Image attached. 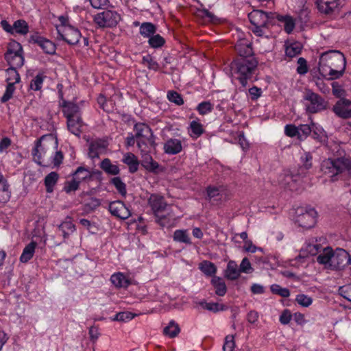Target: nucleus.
Instances as JSON below:
<instances>
[{
	"instance_id": "nucleus-10",
	"label": "nucleus",
	"mask_w": 351,
	"mask_h": 351,
	"mask_svg": "<svg viewBox=\"0 0 351 351\" xmlns=\"http://www.w3.org/2000/svg\"><path fill=\"white\" fill-rule=\"evenodd\" d=\"M29 42L37 44L45 53L53 55L56 53V47L55 44L51 40L41 36L37 32L30 36Z\"/></svg>"
},
{
	"instance_id": "nucleus-37",
	"label": "nucleus",
	"mask_w": 351,
	"mask_h": 351,
	"mask_svg": "<svg viewBox=\"0 0 351 351\" xmlns=\"http://www.w3.org/2000/svg\"><path fill=\"white\" fill-rule=\"evenodd\" d=\"M59 176L56 172H51L45 178V185L47 193H51L53 191V186L56 184Z\"/></svg>"
},
{
	"instance_id": "nucleus-15",
	"label": "nucleus",
	"mask_w": 351,
	"mask_h": 351,
	"mask_svg": "<svg viewBox=\"0 0 351 351\" xmlns=\"http://www.w3.org/2000/svg\"><path fill=\"white\" fill-rule=\"evenodd\" d=\"M107 141L97 138L90 142L88 145V157L93 159L99 158V154L108 147Z\"/></svg>"
},
{
	"instance_id": "nucleus-44",
	"label": "nucleus",
	"mask_w": 351,
	"mask_h": 351,
	"mask_svg": "<svg viewBox=\"0 0 351 351\" xmlns=\"http://www.w3.org/2000/svg\"><path fill=\"white\" fill-rule=\"evenodd\" d=\"M14 32L21 35H25L29 32V26L25 20L19 19L13 24Z\"/></svg>"
},
{
	"instance_id": "nucleus-45",
	"label": "nucleus",
	"mask_w": 351,
	"mask_h": 351,
	"mask_svg": "<svg viewBox=\"0 0 351 351\" xmlns=\"http://www.w3.org/2000/svg\"><path fill=\"white\" fill-rule=\"evenodd\" d=\"M110 182L114 186L119 193L125 197L127 194L126 184L121 180L120 177L112 178Z\"/></svg>"
},
{
	"instance_id": "nucleus-31",
	"label": "nucleus",
	"mask_w": 351,
	"mask_h": 351,
	"mask_svg": "<svg viewBox=\"0 0 351 351\" xmlns=\"http://www.w3.org/2000/svg\"><path fill=\"white\" fill-rule=\"evenodd\" d=\"M276 19L279 22L284 24V29L287 34H291L295 25V21L293 17L289 15H276Z\"/></svg>"
},
{
	"instance_id": "nucleus-28",
	"label": "nucleus",
	"mask_w": 351,
	"mask_h": 351,
	"mask_svg": "<svg viewBox=\"0 0 351 351\" xmlns=\"http://www.w3.org/2000/svg\"><path fill=\"white\" fill-rule=\"evenodd\" d=\"M4 57L10 67L21 68L24 64L23 53L4 55Z\"/></svg>"
},
{
	"instance_id": "nucleus-9",
	"label": "nucleus",
	"mask_w": 351,
	"mask_h": 351,
	"mask_svg": "<svg viewBox=\"0 0 351 351\" xmlns=\"http://www.w3.org/2000/svg\"><path fill=\"white\" fill-rule=\"evenodd\" d=\"M348 253L343 249L337 248L332 250L330 269L341 270L348 265Z\"/></svg>"
},
{
	"instance_id": "nucleus-3",
	"label": "nucleus",
	"mask_w": 351,
	"mask_h": 351,
	"mask_svg": "<svg viewBox=\"0 0 351 351\" xmlns=\"http://www.w3.org/2000/svg\"><path fill=\"white\" fill-rule=\"evenodd\" d=\"M320 169L323 173L329 175L332 181H335L337 175L351 170V160L344 157L328 158L322 161Z\"/></svg>"
},
{
	"instance_id": "nucleus-17",
	"label": "nucleus",
	"mask_w": 351,
	"mask_h": 351,
	"mask_svg": "<svg viewBox=\"0 0 351 351\" xmlns=\"http://www.w3.org/2000/svg\"><path fill=\"white\" fill-rule=\"evenodd\" d=\"M152 152H141V165L148 171L156 173L159 168V165L154 161L149 154Z\"/></svg>"
},
{
	"instance_id": "nucleus-56",
	"label": "nucleus",
	"mask_w": 351,
	"mask_h": 351,
	"mask_svg": "<svg viewBox=\"0 0 351 351\" xmlns=\"http://www.w3.org/2000/svg\"><path fill=\"white\" fill-rule=\"evenodd\" d=\"M313 81L315 83V85L318 88V89L324 94L327 95L330 93V87L324 82L322 79L319 77H313Z\"/></svg>"
},
{
	"instance_id": "nucleus-5",
	"label": "nucleus",
	"mask_w": 351,
	"mask_h": 351,
	"mask_svg": "<svg viewBox=\"0 0 351 351\" xmlns=\"http://www.w3.org/2000/svg\"><path fill=\"white\" fill-rule=\"evenodd\" d=\"M304 99L309 102L306 106V111L309 113H317L327 108L328 102L320 95L310 89L306 90Z\"/></svg>"
},
{
	"instance_id": "nucleus-58",
	"label": "nucleus",
	"mask_w": 351,
	"mask_h": 351,
	"mask_svg": "<svg viewBox=\"0 0 351 351\" xmlns=\"http://www.w3.org/2000/svg\"><path fill=\"white\" fill-rule=\"evenodd\" d=\"M44 77L43 75L38 74L30 83V88L34 90H39L43 83Z\"/></svg>"
},
{
	"instance_id": "nucleus-21",
	"label": "nucleus",
	"mask_w": 351,
	"mask_h": 351,
	"mask_svg": "<svg viewBox=\"0 0 351 351\" xmlns=\"http://www.w3.org/2000/svg\"><path fill=\"white\" fill-rule=\"evenodd\" d=\"M137 146L141 152H152L156 150V143L155 142V136L152 134L151 137L148 140L144 138L136 139Z\"/></svg>"
},
{
	"instance_id": "nucleus-29",
	"label": "nucleus",
	"mask_w": 351,
	"mask_h": 351,
	"mask_svg": "<svg viewBox=\"0 0 351 351\" xmlns=\"http://www.w3.org/2000/svg\"><path fill=\"white\" fill-rule=\"evenodd\" d=\"M240 273V269H238L236 262L230 261L227 265L225 276L229 280H234L239 277Z\"/></svg>"
},
{
	"instance_id": "nucleus-54",
	"label": "nucleus",
	"mask_w": 351,
	"mask_h": 351,
	"mask_svg": "<svg viewBox=\"0 0 351 351\" xmlns=\"http://www.w3.org/2000/svg\"><path fill=\"white\" fill-rule=\"evenodd\" d=\"M142 62L143 64H145L149 69H152L154 71H157L159 68L158 64L149 54L143 57Z\"/></svg>"
},
{
	"instance_id": "nucleus-13",
	"label": "nucleus",
	"mask_w": 351,
	"mask_h": 351,
	"mask_svg": "<svg viewBox=\"0 0 351 351\" xmlns=\"http://www.w3.org/2000/svg\"><path fill=\"white\" fill-rule=\"evenodd\" d=\"M109 211L112 215L121 219H126L131 215L129 208L120 200L111 202L109 204Z\"/></svg>"
},
{
	"instance_id": "nucleus-26",
	"label": "nucleus",
	"mask_w": 351,
	"mask_h": 351,
	"mask_svg": "<svg viewBox=\"0 0 351 351\" xmlns=\"http://www.w3.org/2000/svg\"><path fill=\"white\" fill-rule=\"evenodd\" d=\"M311 134L312 138L320 144H324L327 141L328 136L326 132L322 127L316 123H313L312 132Z\"/></svg>"
},
{
	"instance_id": "nucleus-1",
	"label": "nucleus",
	"mask_w": 351,
	"mask_h": 351,
	"mask_svg": "<svg viewBox=\"0 0 351 351\" xmlns=\"http://www.w3.org/2000/svg\"><path fill=\"white\" fill-rule=\"evenodd\" d=\"M346 66L344 55L337 50H329L321 53L319 60V73L328 80L343 76Z\"/></svg>"
},
{
	"instance_id": "nucleus-35",
	"label": "nucleus",
	"mask_w": 351,
	"mask_h": 351,
	"mask_svg": "<svg viewBox=\"0 0 351 351\" xmlns=\"http://www.w3.org/2000/svg\"><path fill=\"white\" fill-rule=\"evenodd\" d=\"M36 246V243L34 241L30 242L25 246L20 257V261L22 263H27L33 257Z\"/></svg>"
},
{
	"instance_id": "nucleus-38",
	"label": "nucleus",
	"mask_w": 351,
	"mask_h": 351,
	"mask_svg": "<svg viewBox=\"0 0 351 351\" xmlns=\"http://www.w3.org/2000/svg\"><path fill=\"white\" fill-rule=\"evenodd\" d=\"M173 240L176 242L183 243L191 245V238L186 230H177L174 232L173 236Z\"/></svg>"
},
{
	"instance_id": "nucleus-19",
	"label": "nucleus",
	"mask_w": 351,
	"mask_h": 351,
	"mask_svg": "<svg viewBox=\"0 0 351 351\" xmlns=\"http://www.w3.org/2000/svg\"><path fill=\"white\" fill-rule=\"evenodd\" d=\"M182 150V142L177 138H169L164 144L165 153L170 155L179 154Z\"/></svg>"
},
{
	"instance_id": "nucleus-24",
	"label": "nucleus",
	"mask_w": 351,
	"mask_h": 351,
	"mask_svg": "<svg viewBox=\"0 0 351 351\" xmlns=\"http://www.w3.org/2000/svg\"><path fill=\"white\" fill-rule=\"evenodd\" d=\"M122 161L128 166L129 171L131 173L138 171L140 162L138 158L134 154L131 152L125 154Z\"/></svg>"
},
{
	"instance_id": "nucleus-27",
	"label": "nucleus",
	"mask_w": 351,
	"mask_h": 351,
	"mask_svg": "<svg viewBox=\"0 0 351 351\" xmlns=\"http://www.w3.org/2000/svg\"><path fill=\"white\" fill-rule=\"evenodd\" d=\"M10 197V192L9 191V184L0 171V202L5 203L8 202Z\"/></svg>"
},
{
	"instance_id": "nucleus-57",
	"label": "nucleus",
	"mask_w": 351,
	"mask_h": 351,
	"mask_svg": "<svg viewBox=\"0 0 351 351\" xmlns=\"http://www.w3.org/2000/svg\"><path fill=\"white\" fill-rule=\"evenodd\" d=\"M271 291L273 293L279 295L283 298H287L290 295V291L288 289L282 288L276 284L271 286Z\"/></svg>"
},
{
	"instance_id": "nucleus-43",
	"label": "nucleus",
	"mask_w": 351,
	"mask_h": 351,
	"mask_svg": "<svg viewBox=\"0 0 351 351\" xmlns=\"http://www.w3.org/2000/svg\"><path fill=\"white\" fill-rule=\"evenodd\" d=\"M313 122L311 124H300L298 126V139L300 141L305 140L312 132Z\"/></svg>"
},
{
	"instance_id": "nucleus-32",
	"label": "nucleus",
	"mask_w": 351,
	"mask_h": 351,
	"mask_svg": "<svg viewBox=\"0 0 351 351\" xmlns=\"http://www.w3.org/2000/svg\"><path fill=\"white\" fill-rule=\"evenodd\" d=\"M156 26L150 22L143 23L140 25L139 33L144 38H149L156 32Z\"/></svg>"
},
{
	"instance_id": "nucleus-8",
	"label": "nucleus",
	"mask_w": 351,
	"mask_h": 351,
	"mask_svg": "<svg viewBox=\"0 0 351 351\" xmlns=\"http://www.w3.org/2000/svg\"><path fill=\"white\" fill-rule=\"evenodd\" d=\"M343 4L344 0H317L318 10L326 15L339 12Z\"/></svg>"
},
{
	"instance_id": "nucleus-7",
	"label": "nucleus",
	"mask_w": 351,
	"mask_h": 351,
	"mask_svg": "<svg viewBox=\"0 0 351 351\" xmlns=\"http://www.w3.org/2000/svg\"><path fill=\"white\" fill-rule=\"evenodd\" d=\"M297 222L299 226L308 229L313 228L316 223V218L317 213L316 210L310 207L298 208L297 210Z\"/></svg>"
},
{
	"instance_id": "nucleus-52",
	"label": "nucleus",
	"mask_w": 351,
	"mask_h": 351,
	"mask_svg": "<svg viewBox=\"0 0 351 351\" xmlns=\"http://www.w3.org/2000/svg\"><path fill=\"white\" fill-rule=\"evenodd\" d=\"M168 99L176 105L180 106L184 104V100L182 95L176 91L169 90L167 93Z\"/></svg>"
},
{
	"instance_id": "nucleus-23",
	"label": "nucleus",
	"mask_w": 351,
	"mask_h": 351,
	"mask_svg": "<svg viewBox=\"0 0 351 351\" xmlns=\"http://www.w3.org/2000/svg\"><path fill=\"white\" fill-rule=\"evenodd\" d=\"M83 122L81 116L72 117L67 119V128L75 136H79L81 133V128Z\"/></svg>"
},
{
	"instance_id": "nucleus-6",
	"label": "nucleus",
	"mask_w": 351,
	"mask_h": 351,
	"mask_svg": "<svg viewBox=\"0 0 351 351\" xmlns=\"http://www.w3.org/2000/svg\"><path fill=\"white\" fill-rule=\"evenodd\" d=\"M93 20L99 27H113L120 21L121 16L116 11L106 10L95 15Z\"/></svg>"
},
{
	"instance_id": "nucleus-42",
	"label": "nucleus",
	"mask_w": 351,
	"mask_h": 351,
	"mask_svg": "<svg viewBox=\"0 0 351 351\" xmlns=\"http://www.w3.org/2000/svg\"><path fill=\"white\" fill-rule=\"evenodd\" d=\"M200 304L204 308H205L209 311L213 312V313L223 311H226V309H228V307L226 305L219 304L217 302H201Z\"/></svg>"
},
{
	"instance_id": "nucleus-18",
	"label": "nucleus",
	"mask_w": 351,
	"mask_h": 351,
	"mask_svg": "<svg viewBox=\"0 0 351 351\" xmlns=\"http://www.w3.org/2000/svg\"><path fill=\"white\" fill-rule=\"evenodd\" d=\"M166 215H160L156 217V222L162 227L169 228L173 226L176 221V216L171 210V208L167 209Z\"/></svg>"
},
{
	"instance_id": "nucleus-12",
	"label": "nucleus",
	"mask_w": 351,
	"mask_h": 351,
	"mask_svg": "<svg viewBox=\"0 0 351 351\" xmlns=\"http://www.w3.org/2000/svg\"><path fill=\"white\" fill-rule=\"evenodd\" d=\"M333 112L337 116L343 119L351 117V101L341 98L339 99L332 108Z\"/></svg>"
},
{
	"instance_id": "nucleus-36",
	"label": "nucleus",
	"mask_w": 351,
	"mask_h": 351,
	"mask_svg": "<svg viewBox=\"0 0 351 351\" xmlns=\"http://www.w3.org/2000/svg\"><path fill=\"white\" fill-rule=\"evenodd\" d=\"M58 228L62 232L64 238H67L75 230V225L70 220L69 217H67L64 221L60 224Z\"/></svg>"
},
{
	"instance_id": "nucleus-61",
	"label": "nucleus",
	"mask_w": 351,
	"mask_h": 351,
	"mask_svg": "<svg viewBox=\"0 0 351 351\" xmlns=\"http://www.w3.org/2000/svg\"><path fill=\"white\" fill-rule=\"evenodd\" d=\"M206 193L209 200L213 199H215L216 197L220 195L221 189L216 186H208L206 188Z\"/></svg>"
},
{
	"instance_id": "nucleus-49",
	"label": "nucleus",
	"mask_w": 351,
	"mask_h": 351,
	"mask_svg": "<svg viewBox=\"0 0 351 351\" xmlns=\"http://www.w3.org/2000/svg\"><path fill=\"white\" fill-rule=\"evenodd\" d=\"M14 53H23V51L22 46L19 43L15 40H12L8 44V49L5 55H10Z\"/></svg>"
},
{
	"instance_id": "nucleus-55",
	"label": "nucleus",
	"mask_w": 351,
	"mask_h": 351,
	"mask_svg": "<svg viewBox=\"0 0 351 351\" xmlns=\"http://www.w3.org/2000/svg\"><path fill=\"white\" fill-rule=\"evenodd\" d=\"M80 182L75 177L71 181L65 182L64 190L66 193H69L71 191H75L79 189Z\"/></svg>"
},
{
	"instance_id": "nucleus-62",
	"label": "nucleus",
	"mask_w": 351,
	"mask_h": 351,
	"mask_svg": "<svg viewBox=\"0 0 351 351\" xmlns=\"http://www.w3.org/2000/svg\"><path fill=\"white\" fill-rule=\"evenodd\" d=\"M298 66L297 68V72L300 75H304L306 74L308 71V68L307 66V62L305 58H299L298 60Z\"/></svg>"
},
{
	"instance_id": "nucleus-11",
	"label": "nucleus",
	"mask_w": 351,
	"mask_h": 351,
	"mask_svg": "<svg viewBox=\"0 0 351 351\" xmlns=\"http://www.w3.org/2000/svg\"><path fill=\"white\" fill-rule=\"evenodd\" d=\"M148 204L152 208L156 218L168 208V205L165 198L157 194H152L150 195L148 199ZM169 208L171 207L169 206Z\"/></svg>"
},
{
	"instance_id": "nucleus-25",
	"label": "nucleus",
	"mask_w": 351,
	"mask_h": 351,
	"mask_svg": "<svg viewBox=\"0 0 351 351\" xmlns=\"http://www.w3.org/2000/svg\"><path fill=\"white\" fill-rule=\"evenodd\" d=\"M332 249L326 247L323 252L317 256V261L321 265H324L326 268L330 269L332 263Z\"/></svg>"
},
{
	"instance_id": "nucleus-22",
	"label": "nucleus",
	"mask_w": 351,
	"mask_h": 351,
	"mask_svg": "<svg viewBox=\"0 0 351 351\" xmlns=\"http://www.w3.org/2000/svg\"><path fill=\"white\" fill-rule=\"evenodd\" d=\"M134 131L136 139L144 138L148 140V138L151 137L153 134L152 129L147 124L143 123H136L134 126Z\"/></svg>"
},
{
	"instance_id": "nucleus-40",
	"label": "nucleus",
	"mask_w": 351,
	"mask_h": 351,
	"mask_svg": "<svg viewBox=\"0 0 351 351\" xmlns=\"http://www.w3.org/2000/svg\"><path fill=\"white\" fill-rule=\"evenodd\" d=\"M180 331V328L178 324L173 320H171L163 330L164 334L170 338L176 337L179 334Z\"/></svg>"
},
{
	"instance_id": "nucleus-30",
	"label": "nucleus",
	"mask_w": 351,
	"mask_h": 351,
	"mask_svg": "<svg viewBox=\"0 0 351 351\" xmlns=\"http://www.w3.org/2000/svg\"><path fill=\"white\" fill-rule=\"evenodd\" d=\"M100 168L107 174L117 176L120 173V169L117 165L112 164L109 158H104L100 163Z\"/></svg>"
},
{
	"instance_id": "nucleus-48",
	"label": "nucleus",
	"mask_w": 351,
	"mask_h": 351,
	"mask_svg": "<svg viewBox=\"0 0 351 351\" xmlns=\"http://www.w3.org/2000/svg\"><path fill=\"white\" fill-rule=\"evenodd\" d=\"M201 270L207 276H212L217 271V267L214 263L205 261L201 264Z\"/></svg>"
},
{
	"instance_id": "nucleus-63",
	"label": "nucleus",
	"mask_w": 351,
	"mask_h": 351,
	"mask_svg": "<svg viewBox=\"0 0 351 351\" xmlns=\"http://www.w3.org/2000/svg\"><path fill=\"white\" fill-rule=\"evenodd\" d=\"M331 85L332 88L333 95L337 98L341 99V97L345 95V90L338 82H332Z\"/></svg>"
},
{
	"instance_id": "nucleus-64",
	"label": "nucleus",
	"mask_w": 351,
	"mask_h": 351,
	"mask_svg": "<svg viewBox=\"0 0 351 351\" xmlns=\"http://www.w3.org/2000/svg\"><path fill=\"white\" fill-rule=\"evenodd\" d=\"M235 346L233 335H228L225 338V342L223 346V351H233Z\"/></svg>"
},
{
	"instance_id": "nucleus-34",
	"label": "nucleus",
	"mask_w": 351,
	"mask_h": 351,
	"mask_svg": "<svg viewBox=\"0 0 351 351\" xmlns=\"http://www.w3.org/2000/svg\"><path fill=\"white\" fill-rule=\"evenodd\" d=\"M80 182L82 181H91L90 171L84 167H79L72 174Z\"/></svg>"
},
{
	"instance_id": "nucleus-4",
	"label": "nucleus",
	"mask_w": 351,
	"mask_h": 351,
	"mask_svg": "<svg viewBox=\"0 0 351 351\" xmlns=\"http://www.w3.org/2000/svg\"><path fill=\"white\" fill-rule=\"evenodd\" d=\"M274 14L267 13L260 10H253L248 14L249 20L254 26L252 31L258 36L265 34L264 29L268 27L271 20L274 19Z\"/></svg>"
},
{
	"instance_id": "nucleus-41",
	"label": "nucleus",
	"mask_w": 351,
	"mask_h": 351,
	"mask_svg": "<svg viewBox=\"0 0 351 351\" xmlns=\"http://www.w3.org/2000/svg\"><path fill=\"white\" fill-rule=\"evenodd\" d=\"M110 280L117 287H127L130 282L125 278V276L121 273L114 274L111 276Z\"/></svg>"
},
{
	"instance_id": "nucleus-59",
	"label": "nucleus",
	"mask_w": 351,
	"mask_h": 351,
	"mask_svg": "<svg viewBox=\"0 0 351 351\" xmlns=\"http://www.w3.org/2000/svg\"><path fill=\"white\" fill-rule=\"evenodd\" d=\"M339 293L348 301L351 302V284L340 287Z\"/></svg>"
},
{
	"instance_id": "nucleus-39",
	"label": "nucleus",
	"mask_w": 351,
	"mask_h": 351,
	"mask_svg": "<svg viewBox=\"0 0 351 351\" xmlns=\"http://www.w3.org/2000/svg\"><path fill=\"white\" fill-rule=\"evenodd\" d=\"M16 69L17 68L14 67H9L5 70V81L8 84H12L14 85L16 83H19L20 82L21 77Z\"/></svg>"
},
{
	"instance_id": "nucleus-51",
	"label": "nucleus",
	"mask_w": 351,
	"mask_h": 351,
	"mask_svg": "<svg viewBox=\"0 0 351 351\" xmlns=\"http://www.w3.org/2000/svg\"><path fill=\"white\" fill-rule=\"evenodd\" d=\"M190 128L192 132L191 136L192 137L197 138L199 136H201L204 132L202 125L196 121H193L191 123Z\"/></svg>"
},
{
	"instance_id": "nucleus-47",
	"label": "nucleus",
	"mask_w": 351,
	"mask_h": 351,
	"mask_svg": "<svg viewBox=\"0 0 351 351\" xmlns=\"http://www.w3.org/2000/svg\"><path fill=\"white\" fill-rule=\"evenodd\" d=\"M45 137V135H43L40 139L37 140L36 142V146L32 150V155L34 157V161L40 166L45 167L47 165L43 163V160H42L41 154L39 153V147L41 146V140Z\"/></svg>"
},
{
	"instance_id": "nucleus-2",
	"label": "nucleus",
	"mask_w": 351,
	"mask_h": 351,
	"mask_svg": "<svg viewBox=\"0 0 351 351\" xmlns=\"http://www.w3.org/2000/svg\"><path fill=\"white\" fill-rule=\"evenodd\" d=\"M258 60L256 58H236L230 64V71L241 84L243 88L246 87L247 82L251 80L257 71Z\"/></svg>"
},
{
	"instance_id": "nucleus-16",
	"label": "nucleus",
	"mask_w": 351,
	"mask_h": 351,
	"mask_svg": "<svg viewBox=\"0 0 351 351\" xmlns=\"http://www.w3.org/2000/svg\"><path fill=\"white\" fill-rule=\"evenodd\" d=\"M235 50L238 54L237 58L249 59L255 58L252 50V45L245 39H240L235 45Z\"/></svg>"
},
{
	"instance_id": "nucleus-60",
	"label": "nucleus",
	"mask_w": 351,
	"mask_h": 351,
	"mask_svg": "<svg viewBox=\"0 0 351 351\" xmlns=\"http://www.w3.org/2000/svg\"><path fill=\"white\" fill-rule=\"evenodd\" d=\"M14 90H15V87H14V84H8L7 86H6L5 91L1 99V101L2 103H5V102L8 101V100H10L13 95Z\"/></svg>"
},
{
	"instance_id": "nucleus-14",
	"label": "nucleus",
	"mask_w": 351,
	"mask_h": 351,
	"mask_svg": "<svg viewBox=\"0 0 351 351\" xmlns=\"http://www.w3.org/2000/svg\"><path fill=\"white\" fill-rule=\"evenodd\" d=\"M59 36L69 45L77 44L81 37L80 31L71 26L65 27L62 32L58 30Z\"/></svg>"
},
{
	"instance_id": "nucleus-50",
	"label": "nucleus",
	"mask_w": 351,
	"mask_h": 351,
	"mask_svg": "<svg viewBox=\"0 0 351 351\" xmlns=\"http://www.w3.org/2000/svg\"><path fill=\"white\" fill-rule=\"evenodd\" d=\"M148 43L153 48H159L165 45V40L160 35L154 34L149 38Z\"/></svg>"
},
{
	"instance_id": "nucleus-20",
	"label": "nucleus",
	"mask_w": 351,
	"mask_h": 351,
	"mask_svg": "<svg viewBox=\"0 0 351 351\" xmlns=\"http://www.w3.org/2000/svg\"><path fill=\"white\" fill-rule=\"evenodd\" d=\"M60 106L63 108L62 111L66 119L80 116V108L74 103L63 100Z\"/></svg>"
},
{
	"instance_id": "nucleus-33",
	"label": "nucleus",
	"mask_w": 351,
	"mask_h": 351,
	"mask_svg": "<svg viewBox=\"0 0 351 351\" xmlns=\"http://www.w3.org/2000/svg\"><path fill=\"white\" fill-rule=\"evenodd\" d=\"M212 285L215 289V293L219 296H223L227 292V287L223 280L215 276L211 280Z\"/></svg>"
},
{
	"instance_id": "nucleus-53",
	"label": "nucleus",
	"mask_w": 351,
	"mask_h": 351,
	"mask_svg": "<svg viewBox=\"0 0 351 351\" xmlns=\"http://www.w3.org/2000/svg\"><path fill=\"white\" fill-rule=\"evenodd\" d=\"M213 109V105L208 101H203L199 104L197 106V110L202 115H204L210 112Z\"/></svg>"
},
{
	"instance_id": "nucleus-46",
	"label": "nucleus",
	"mask_w": 351,
	"mask_h": 351,
	"mask_svg": "<svg viewBox=\"0 0 351 351\" xmlns=\"http://www.w3.org/2000/svg\"><path fill=\"white\" fill-rule=\"evenodd\" d=\"M302 48V45L300 43H291L290 45L286 47V56L290 58L295 57L301 53Z\"/></svg>"
}]
</instances>
